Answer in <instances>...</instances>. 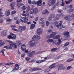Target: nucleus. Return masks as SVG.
<instances>
[{"label": "nucleus", "mask_w": 74, "mask_h": 74, "mask_svg": "<svg viewBox=\"0 0 74 74\" xmlns=\"http://www.w3.org/2000/svg\"><path fill=\"white\" fill-rule=\"evenodd\" d=\"M32 39L33 40H30L28 43V45L30 47H33L38 43V41L34 40H36V35L32 37Z\"/></svg>", "instance_id": "obj_1"}, {"label": "nucleus", "mask_w": 74, "mask_h": 74, "mask_svg": "<svg viewBox=\"0 0 74 74\" xmlns=\"http://www.w3.org/2000/svg\"><path fill=\"white\" fill-rule=\"evenodd\" d=\"M6 42H8L9 43H10V46H7L3 47V48H6L8 49H10L12 48V47H13V44H12V42L11 41V40H6Z\"/></svg>", "instance_id": "obj_2"}, {"label": "nucleus", "mask_w": 74, "mask_h": 74, "mask_svg": "<svg viewBox=\"0 0 74 74\" xmlns=\"http://www.w3.org/2000/svg\"><path fill=\"white\" fill-rule=\"evenodd\" d=\"M13 48H16L17 47H19V45H21V42L19 40H17L15 42V43L12 42Z\"/></svg>", "instance_id": "obj_3"}, {"label": "nucleus", "mask_w": 74, "mask_h": 74, "mask_svg": "<svg viewBox=\"0 0 74 74\" xmlns=\"http://www.w3.org/2000/svg\"><path fill=\"white\" fill-rule=\"evenodd\" d=\"M42 3V1L41 0H39L38 1L36 2L33 1L31 3L32 4H37V6H41V3Z\"/></svg>", "instance_id": "obj_4"}, {"label": "nucleus", "mask_w": 74, "mask_h": 74, "mask_svg": "<svg viewBox=\"0 0 74 74\" xmlns=\"http://www.w3.org/2000/svg\"><path fill=\"white\" fill-rule=\"evenodd\" d=\"M64 16V15L63 14H57L56 16V17L55 20V21H57V20H58L59 18H62Z\"/></svg>", "instance_id": "obj_5"}, {"label": "nucleus", "mask_w": 74, "mask_h": 74, "mask_svg": "<svg viewBox=\"0 0 74 74\" xmlns=\"http://www.w3.org/2000/svg\"><path fill=\"white\" fill-rule=\"evenodd\" d=\"M56 34H57V32H52L51 33V34L50 35V36H47L46 38H53L54 37L53 36H55V35H56Z\"/></svg>", "instance_id": "obj_6"}, {"label": "nucleus", "mask_w": 74, "mask_h": 74, "mask_svg": "<svg viewBox=\"0 0 74 74\" xmlns=\"http://www.w3.org/2000/svg\"><path fill=\"white\" fill-rule=\"evenodd\" d=\"M21 18L22 19H23V20H24V21L23 20H22V19H20L21 21L22 22H24L25 23H27V22L29 21V20L28 19H27V17H26L25 18L24 17H21Z\"/></svg>", "instance_id": "obj_7"}, {"label": "nucleus", "mask_w": 74, "mask_h": 74, "mask_svg": "<svg viewBox=\"0 0 74 74\" xmlns=\"http://www.w3.org/2000/svg\"><path fill=\"white\" fill-rule=\"evenodd\" d=\"M56 0H53L51 2V1H49L48 2V4L49 6H51V5H54L56 3Z\"/></svg>", "instance_id": "obj_8"}, {"label": "nucleus", "mask_w": 74, "mask_h": 74, "mask_svg": "<svg viewBox=\"0 0 74 74\" xmlns=\"http://www.w3.org/2000/svg\"><path fill=\"white\" fill-rule=\"evenodd\" d=\"M19 30L20 32H22L23 30H25L26 29V27L23 26L22 27L21 26H19Z\"/></svg>", "instance_id": "obj_9"}, {"label": "nucleus", "mask_w": 74, "mask_h": 74, "mask_svg": "<svg viewBox=\"0 0 74 74\" xmlns=\"http://www.w3.org/2000/svg\"><path fill=\"white\" fill-rule=\"evenodd\" d=\"M42 30L41 28H38L37 30V34H41L42 33Z\"/></svg>", "instance_id": "obj_10"}, {"label": "nucleus", "mask_w": 74, "mask_h": 74, "mask_svg": "<svg viewBox=\"0 0 74 74\" xmlns=\"http://www.w3.org/2000/svg\"><path fill=\"white\" fill-rule=\"evenodd\" d=\"M16 4L15 3L12 2L10 4V6L11 7V9H12L13 10H14V7L15 6Z\"/></svg>", "instance_id": "obj_11"}, {"label": "nucleus", "mask_w": 74, "mask_h": 74, "mask_svg": "<svg viewBox=\"0 0 74 74\" xmlns=\"http://www.w3.org/2000/svg\"><path fill=\"white\" fill-rule=\"evenodd\" d=\"M7 33V30L3 31L1 32V35H2V36H6Z\"/></svg>", "instance_id": "obj_12"}, {"label": "nucleus", "mask_w": 74, "mask_h": 74, "mask_svg": "<svg viewBox=\"0 0 74 74\" xmlns=\"http://www.w3.org/2000/svg\"><path fill=\"white\" fill-rule=\"evenodd\" d=\"M19 69V66H18V64H16L15 65V67L14 68L13 70V71H15V70H18Z\"/></svg>", "instance_id": "obj_13"}, {"label": "nucleus", "mask_w": 74, "mask_h": 74, "mask_svg": "<svg viewBox=\"0 0 74 74\" xmlns=\"http://www.w3.org/2000/svg\"><path fill=\"white\" fill-rule=\"evenodd\" d=\"M58 24L59 23L58 21H55L53 23L54 25L56 26V27H57V28H59V27H60V25H59Z\"/></svg>", "instance_id": "obj_14"}, {"label": "nucleus", "mask_w": 74, "mask_h": 74, "mask_svg": "<svg viewBox=\"0 0 74 74\" xmlns=\"http://www.w3.org/2000/svg\"><path fill=\"white\" fill-rule=\"evenodd\" d=\"M41 70V69L36 68H32L30 70V71H33Z\"/></svg>", "instance_id": "obj_15"}, {"label": "nucleus", "mask_w": 74, "mask_h": 74, "mask_svg": "<svg viewBox=\"0 0 74 74\" xmlns=\"http://www.w3.org/2000/svg\"><path fill=\"white\" fill-rule=\"evenodd\" d=\"M34 52H35L34 51H33L32 52L30 51V52L29 53V55H28L29 56V57H32V56H33V55H34Z\"/></svg>", "instance_id": "obj_16"}, {"label": "nucleus", "mask_w": 74, "mask_h": 74, "mask_svg": "<svg viewBox=\"0 0 74 74\" xmlns=\"http://www.w3.org/2000/svg\"><path fill=\"white\" fill-rule=\"evenodd\" d=\"M10 34L11 36H12L11 39L12 40H15V39H16V36H15V35L14 34H12V33H10Z\"/></svg>", "instance_id": "obj_17"}, {"label": "nucleus", "mask_w": 74, "mask_h": 74, "mask_svg": "<svg viewBox=\"0 0 74 74\" xmlns=\"http://www.w3.org/2000/svg\"><path fill=\"white\" fill-rule=\"evenodd\" d=\"M5 15L6 16H10V11L9 10H6L5 12Z\"/></svg>", "instance_id": "obj_18"}, {"label": "nucleus", "mask_w": 74, "mask_h": 74, "mask_svg": "<svg viewBox=\"0 0 74 74\" xmlns=\"http://www.w3.org/2000/svg\"><path fill=\"white\" fill-rule=\"evenodd\" d=\"M44 21L42 18H41L39 21V24H42L44 23Z\"/></svg>", "instance_id": "obj_19"}, {"label": "nucleus", "mask_w": 74, "mask_h": 74, "mask_svg": "<svg viewBox=\"0 0 74 74\" xmlns=\"http://www.w3.org/2000/svg\"><path fill=\"white\" fill-rule=\"evenodd\" d=\"M21 50L23 51H24L25 50H26V46L23 45L21 46Z\"/></svg>", "instance_id": "obj_20"}, {"label": "nucleus", "mask_w": 74, "mask_h": 74, "mask_svg": "<svg viewBox=\"0 0 74 74\" xmlns=\"http://www.w3.org/2000/svg\"><path fill=\"white\" fill-rule=\"evenodd\" d=\"M58 42H57V43L56 44V46H59V45H60V44H61V43H62V41L60 39H58Z\"/></svg>", "instance_id": "obj_21"}, {"label": "nucleus", "mask_w": 74, "mask_h": 74, "mask_svg": "<svg viewBox=\"0 0 74 74\" xmlns=\"http://www.w3.org/2000/svg\"><path fill=\"white\" fill-rule=\"evenodd\" d=\"M55 58V56L54 57L53 56L50 55V56H49L47 57H45L44 58V60H45L47 59H51V58Z\"/></svg>", "instance_id": "obj_22"}, {"label": "nucleus", "mask_w": 74, "mask_h": 74, "mask_svg": "<svg viewBox=\"0 0 74 74\" xmlns=\"http://www.w3.org/2000/svg\"><path fill=\"white\" fill-rule=\"evenodd\" d=\"M60 35H57L53 37V39H54L55 40H56L57 39H58V38H60Z\"/></svg>", "instance_id": "obj_23"}, {"label": "nucleus", "mask_w": 74, "mask_h": 74, "mask_svg": "<svg viewBox=\"0 0 74 74\" xmlns=\"http://www.w3.org/2000/svg\"><path fill=\"white\" fill-rule=\"evenodd\" d=\"M55 64H56L55 63H54L50 65L49 67L50 69H53V68L56 67Z\"/></svg>", "instance_id": "obj_24"}, {"label": "nucleus", "mask_w": 74, "mask_h": 74, "mask_svg": "<svg viewBox=\"0 0 74 74\" xmlns=\"http://www.w3.org/2000/svg\"><path fill=\"white\" fill-rule=\"evenodd\" d=\"M63 35H64V36H67V37H69V32H65L63 33Z\"/></svg>", "instance_id": "obj_25"}, {"label": "nucleus", "mask_w": 74, "mask_h": 74, "mask_svg": "<svg viewBox=\"0 0 74 74\" xmlns=\"http://www.w3.org/2000/svg\"><path fill=\"white\" fill-rule=\"evenodd\" d=\"M4 44H5V42L3 41L0 40V47H2Z\"/></svg>", "instance_id": "obj_26"}, {"label": "nucleus", "mask_w": 74, "mask_h": 74, "mask_svg": "<svg viewBox=\"0 0 74 74\" xmlns=\"http://www.w3.org/2000/svg\"><path fill=\"white\" fill-rule=\"evenodd\" d=\"M45 60H38L36 61V62L37 63H42V62H45Z\"/></svg>", "instance_id": "obj_27"}, {"label": "nucleus", "mask_w": 74, "mask_h": 74, "mask_svg": "<svg viewBox=\"0 0 74 74\" xmlns=\"http://www.w3.org/2000/svg\"><path fill=\"white\" fill-rule=\"evenodd\" d=\"M33 12L34 14H37L38 12V9L37 8H35L33 10Z\"/></svg>", "instance_id": "obj_28"}, {"label": "nucleus", "mask_w": 74, "mask_h": 74, "mask_svg": "<svg viewBox=\"0 0 74 74\" xmlns=\"http://www.w3.org/2000/svg\"><path fill=\"white\" fill-rule=\"evenodd\" d=\"M55 17V15H51V17H49L48 18V20L49 21H51L52 19V18H53V17Z\"/></svg>", "instance_id": "obj_29"}, {"label": "nucleus", "mask_w": 74, "mask_h": 74, "mask_svg": "<svg viewBox=\"0 0 74 74\" xmlns=\"http://www.w3.org/2000/svg\"><path fill=\"white\" fill-rule=\"evenodd\" d=\"M5 51V49H2L1 51V53H2L3 55V56H5V54H4V51Z\"/></svg>", "instance_id": "obj_30"}, {"label": "nucleus", "mask_w": 74, "mask_h": 74, "mask_svg": "<svg viewBox=\"0 0 74 74\" xmlns=\"http://www.w3.org/2000/svg\"><path fill=\"white\" fill-rule=\"evenodd\" d=\"M35 26H36V25H35V24H32L30 27L31 29H34V28L35 27Z\"/></svg>", "instance_id": "obj_31"}, {"label": "nucleus", "mask_w": 74, "mask_h": 74, "mask_svg": "<svg viewBox=\"0 0 74 74\" xmlns=\"http://www.w3.org/2000/svg\"><path fill=\"white\" fill-rule=\"evenodd\" d=\"M63 68H64V66L63 65H61L58 68V70H61V69H63Z\"/></svg>", "instance_id": "obj_32"}, {"label": "nucleus", "mask_w": 74, "mask_h": 74, "mask_svg": "<svg viewBox=\"0 0 74 74\" xmlns=\"http://www.w3.org/2000/svg\"><path fill=\"white\" fill-rule=\"evenodd\" d=\"M59 5V2L58 1V2L57 3L56 5H55L54 6V7L53 8V9H54V8H55L56 7V5L58 6Z\"/></svg>", "instance_id": "obj_33"}, {"label": "nucleus", "mask_w": 74, "mask_h": 74, "mask_svg": "<svg viewBox=\"0 0 74 74\" xmlns=\"http://www.w3.org/2000/svg\"><path fill=\"white\" fill-rule=\"evenodd\" d=\"M64 19H65V20H68L69 19V16H65L64 17Z\"/></svg>", "instance_id": "obj_34"}, {"label": "nucleus", "mask_w": 74, "mask_h": 74, "mask_svg": "<svg viewBox=\"0 0 74 74\" xmlns=\"http://www.w3.org/2000/svg\"><path fill=\"white\" fill-rule=\"evenodd\" d=\"M36 40H40V37L38 35H36Z\"/></svg>", "instance_id": "obj_35"}, {"label": "nucleus", "mask_w": 74, "mask_h": 74, "mask_svg": "<svg viewBox=\"0 0 74 74\" xmlns=\"http://www.w3.org/2000/svg\"><path fill=\"white\" fill-rule=\"evenodd\" d=\"M69 44H70V43H69V42L65 43L64 44V47H67V46L68 45H69Z\"/></svg>", "instance_id": "obj_36"}, {"label": "nucleus", "mask_w": 74, "mask_h": 74, "mask_svg": "<svg viewBox=\"0 0 74 74\" xmlns=\"http://www.w3.org/2000/svg\"><path fill=\"white\" fill-rule=\"evenodd\" d=\"M12 30H13V31H15V32H18L19 31V29H16L15 28H13L12 29Z\"/></svg>", "instance_id": "obj_37"}, {"label": "nucleus", "mask_w": 74, "mask_h": 74, "mask_svg": "<svg viewBox=\"0 0 74 74\" xmlns=\"http://www.w3.org/2000/svg\"><path fill=\"white\" fill-rule=\"evenodd\" d=\"M21 9L22 11L25 10H26V7H25V6H23L21 8Z\"/></svg>", "instance_id": "obj_38"}, {"label": "nucleus", "mask_w": 74, "mask_h": 74, "mask_svg": "<svg viewBox=\"0 0 74 74\" xmlns=\"http://www.w3.org/2000/svg\"><path fill=\"white\" fill-rule=\"evenodd\" d=\"M60 29H62V28H64V27H65V26H63L62 25L60 24Z\"/></svg>", "instance_id": "obj_39"}, {"label": "nucleus", "mask_w": 74, "mask_h": 74, "mask_svg": "<svg viewBox=\"0 0 74 74\" xmlns=\"http://www.w3.org/2000/svg\"><path fill=\"white\" fill-rule=\"evenodd\" d=\"M14 64V63H13L10 62L6 63L5 65L6 66H9V65H11V64Z\"/></svg>", "instance_id": "obj_40"}, {"label": "nucleus", "mask_w": 74, "mask_h": 74, "mask_svg": "<svg viewBox=\"0 0 74 74\" xmlns=\"http://www.w3.org/2000/svg\"><path fill=\"white\" fill-rule=\"evenodd\" d=\"M16 12L15 10H14L12 11V12H11V14L12 15H13V14H15Z\"/></svg>", "instance_id": "obj_41"}, {"label": "nucleus", "mask_w": 74, "mask_h": 74, "mask_svg": "<svg viewBox=\"0 0 74 74\" xmlns=\"http://www.w3.org/2000/svg\"><path fill=\"white\" fill-rule=\"evenodd\" d=\"M52 39H49L47 40L46 42H52Z\"/></svg>", "instance_id": "obj_42"}, {"label": "nucleus", "mask_w": 74, "mask_h": 74, "mask_svg": "<svg viewBox=\"0 0 74 74\" xmlns=\"http://www.w3.org/2000/svg\"><path fill=\"white\" fill-rule=\"evenodd\" d=\"M72 68V67H71V66H68L67 67V70H69L71 69Z\"/></svg>", "instance_id": "obj_43"}, {"label": "nucleus", "mask_w": 74, "mask_h": 74, "mask_svg": "<svg viewBox=\"0 0 74 74\" xmlns=\"http://www.w3.org/2000/svg\"><path fill=\"white\" fill-rule=\"evenodd\" d=\"M57 49H58V48H55L52 49H51V51H56V50H57Z\"/></svg>", "instance_id": "obj_44"}, {"label": "nucleus", "mask_w": 74, "mask_h": 74, "mask_svg": "<svg viewBox=\"0 0 74 74\" xmlns=\"http://www.w3.org/2000/svg\"><path fill=\"white\" fill-rule=\"evenodd\" d=\"M54 44H56V41H53V40L52 39V42Z\"/></svg>", "instance_id": "obj_45"}, {"label": "nucleus", "mask_w": 74, "mask_h": 74, "mask_svg": "<svg viewBox=\"0 0 74 74\" xmlns=\"http://www.w3.org/2000/svg\"><path fill=\"white\" fill-rule=\"evenodd\" d=\"M73 11H74V10H73V9H70L68 11L70 13L72 12H73Z\"/></svg>", "instance_id": "obj_46"}, {"label": "nucleus", "mask_w": 74, "mask_h": 74, "mask_svg": "<svg viewBox=\"0 0 74 74\" xmlns=\"http://www.w3.org/2000/svg\"><path fill=\"white\" fill-rule=\"evenodd\" d=\"M61 57H62V56H59L56 57L55 58V59H59V58H60Z\"/></svg>", "instance_id": "obj_47"}, {"label": "nucleus", "mask_w": 74, "mask_h": 74, "mask_svg": "<svg viewBox=\"0 0 74 74\" xmlns=\"http://www.w3.org/2000/svg\"><path fill=\"white\" fill-rule=\"evenodd\" d=\"M49 22L48 21H47L46 22V25L47 26H49Z\"/></svg>", "instance_id": "obj_48"}, {"label": "nucleus", "mask_w": 74, "mask_h": 74, "mask_svg": "<svg viewBox=\"0 0 74 74\" xmlns=\"http://www.w3.org/2000/svg\"><path fill=\"white\" fill-rule=\"evenodd\" d=\"M42 52H43L41 51H39L36 53V55H38V54H40V53H42Z\"/></svg>", "instance_id": "obj_49"}, {"label": "nucleus", "mask_w": 74, "mask_h": 74, "mask_svg": "<svg viewBox=\"0 0 74 74\" xmlns=\"http://www.w3.org/2000/svg\"><path fill=\"white\" fill-rule=\"evenodd\" d=\"M66 9H67V7L66 6H65L63 7V9L64 10H66Z\"/></svg>", "instance_id": "obj_50"}, {"label": "nucleus", "mask_w": 74, "mask_h": 74, "mask_svg": "<svg viewBox=\"0 0 74 74\" xmlns=\"http://www.w3.org/2000/svg\"><path fill=\"white\" fill-rule=\"evenodd\" d=\"M25 59L26 60L28 61L30 60V58H29V57H26L25 58Z\"/></svg>", "instance_id": "obj_51"}, {"label": "nucleus", "mask_w": 74, "mask_h": 74, "mask_svg": "<svg viewBox=\"0 0 74 74\" xmlns=\"http://www.w3.org/2000/svg\"><path fill=\"white\" fill-rule=\"evenodd\" d=\"M30 52V51H29L27 50L25 51V52H26V53H27L29 54V53Z\"/></svg>", "instance_id": "obj_52"}, {"label": "nucleus", "mask_w": 74, "mask_h": 74, "mask_svg": "<svg viewBox=\"0 0 74 74\" xmlns=\"http://www.w3.org/2000/svg\"><path fill=\"white\" fill-rule=\"evenodd\" d=\"M8 38L9 39H11L12 38V36L11 35H9L8 36Z\"/></svg>", "instance_id": "obj_53"}, {"label": "nucleus", "mask_w": 74, "mask_h": 74, "mask_svg": "<svg viewBox=\"0 0 74 74\" xmlns=\"http://www.w3.org/2000/svg\"><path fill=\"white\" fill-rule=\"evenodd\" d=\"M26 16H29V13H28V12H26Z\"/></svg>", "instance_id": "obj_54"}, {"label": "nucleus", "mask_w": 74, "mask_h": 74, "mask_svg": "<svg viewBox=\"0 0 74 74\" xmlns=\"http://www.w3.org/2000/svg\"><path fill=\"white\" fill-rule=\"evenodd\" d=\"M38 19V18L37 17H36L35 18V21H37V20Z\"/></svg>", "instance_id": "obj_55"}, {"label": "nucleus", "mask_w": 74, "mask_h": 74, "mask_svg": "<svg viewBox=\"0 0 74 74\" xmlns=\"http://www.w3.org/2000/svg\"><path fill=\"white\" fill-rule=\"evenodd\" d=\"M46 14H48L49 13V11L47 10H45Z\"/></svg>", "instance_id": "obj_56"}, {"label": "nucleus", "mask_w": 74, "mask_h": 74, "mask_svg": "<svg viewBox=\"0 0 74 74\" xmlns=\"http://www.w3.org/2000/svg\"><path fill=\"white\" fill-rule=\"evenodd\" d=\"M11 19L10 18H8L6 20V21H8V22H11Z\"/></svg>", "instance_id": "obj_57"}, {"label": "nucleus", "mask_w": 74, "mask_h": 74, "mask_svg": "<svg viewBox=\"0 0 74 74\" xmlns=\"http://www.w3.org/2000/svg\"><path fill=\"white\" fill-rule=\"evenodd\" d=\"M29 14H34V12H33V11H30L29 12Z\"/></svg>", "instance_id": "obj_58"}, {"label": "nucleus", "mask_w": 74, "mask_h": 74, "mask_svg": "<svg viewBox=\"0 0 74 74\" xmlns=\"http://www.w3.org/2000/svg\"><path fill=\"white\" fill-rule=\"evenodd\" d=\"M73 60L72 59H69L67 60L68 62H71Z\"/></svg>", "instance_id": "obj_59"}, {"label": "nucleus", "mask_w": 74, "mask_h": 74, "mask_svg": "<svg viewBox=\"0 0 74 74\" xmlns=\"http://www.w3.org/2000/svg\"><path fill=\"white\" fill-rule=\"evenodd\" d=\"M46 14L45 13V10H44L42 12V14L43 15L44 14Z\"/></svg>", "instance_id": "obj_60"}, {"label": "nucleus", "mask_w": 74, "mask_h": 74, "mask_svg": "<svg viewBox=\"0 0 74 74\" xmlns=\"http://www.w3.org/2000/svg\"><path fill=\"white\" fill-rule=\"evenodd\" d=\"M52 32V30L51 29H49L48 30V32L49 33H51V32Z\"/></svg>", "instance_id": "obj_61"}, {"label": "nucleus", "mask_w": 74, "mask_h": 74, "mask_svg": "<svg viewBox=\"0 0 74 74\" xmlns=\"http://www.w3.org/2000/svg\"><path fill=\"white\" fill-rule=\"evenodd\" d=\"M3 19H0V23H3Z\"/></svg>", "instance_id": "obj_62"}, {"label": "nucleus", "mask_w": 74, "mask_h": 74, "mask_svg": "<svg viewBox=\"0 0 74 74\" xmlns=\"http://www.w3.org/2000/svg\"><path fill=\"white\" fill-rule=\"evenodd\" d=\"M65 2L66 4H69V3H70V2L69 1H65Z\"/></svg>", "instance_id": "obj_63"}, {"label": "nucleus", "mask_w": 74, "mask_h": 74, "mask_svg": "<svg viewBox=\"0 0 74 74\" xmlns=\"http://www.w3.org/2000/svg\"><path fill=\"white\" fill-rule=\"evenodd\" d=\"M31 0H28V3L29 4H31L32 3V1H31Z\"/></svg>", "instance_id": "obj_64"}]
</instances>
